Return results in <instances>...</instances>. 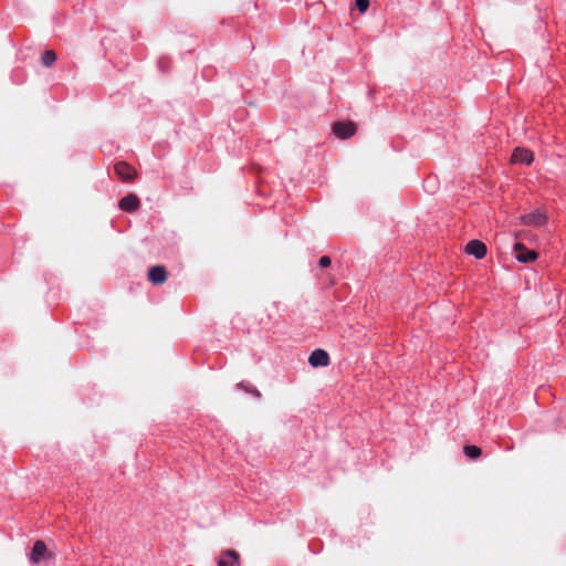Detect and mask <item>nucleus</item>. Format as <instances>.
I'll return each mask as SVG.
<instances>
[{
  "instance_id": "nucleus-2",
  "label": "nucleus",
  "mask_w": 566,
  "mask_h": 566,
  "mask_svg": "<svg viewBox=\"0 0 566 566\" xmlns=\"http://www.w3.org/2000/svg\"><path fill=\"white\" fill-rule=\"evenodd\" d=\"M520 219L522 224L539 228L546 224L547 214L542 209H536L531 213L522 216Z\"/></svg>"
},
{
  "instance_id": "nucleus-11",
  "label": "nucleus",
  "mask_w": 566,
  "mask_h": 566,
  "mask_svg": "<svg viewBox=\"0 0 566 566\" xmlns=\"http://www.w3.org/2000/svg\"><path fill=\"white\" fill-rule=\"evenodd\" d=\"M465 252L476 259H483L486 254V245L480 240H471L465 245Z\"/></svg>"
},
{
  "instance_id": "nucleus-12",
  "label": "nucleus",
  "mask_w": 566,
  "mask_h": 566,
  "mask_svg": "<svg viewBox=\"0 0 566 566\" xmlns=\"http://www.w3.org/2000/svg\"><path fill=\"white\" fill-rule=\"evenodd\" d=\"M41 61H42V64L45 66V67H50L54 64V62L56 61V54L54 51L52 50H46L43 52L42 56H41Z\"/></svg>"
},
{
  "instance_id": "nucleus-15",
  "label": "nucleus",
  "mask_w": 566,
  "mask_h": 566,
  "mask_svg": "<svg viewBox=\"0 0 566 566\" xmlns=\"http://www.w3.org/2000/svg\"><path fill=\"white\" fill-rule=\"evenodd\" d=\"M356 7L360 12H365L369 7V0H356Z\"/></svg>"
},
{
  "instance_id": "nucleus-8",
  "label": "nucleus",
  "mask_w": 566,
  "mask_h": 566,
  "mask_svg": "<svg viewBox=\"0 0 566 566\" xmlns=\"http://www.w3.org/2000/svg\"><path fill=\"white\" fill-rule=\"evenodd\" d=\"M118 207L124 211L134 212L140 207V200L137 195L129 193L119 200Z\"/></svg>"
},
{
  "instance_id": "nucleus-6",
  "label": "nucleus",
  "mask_w": 566,
  "mask_h": 566,
  "mask_svg": "<svg viewBox=\"0 0 566 566\" xmlns=\"http://www.w3.org/2000/svg\"><path fill=\"white\" fill-rule=\"evenodd\" d=\"M167 270L164 265H155L148 270L147 277L155 285H161L167 281Z\"/></svg>"
},
{
  "instance_id": "nucleus-1",
  "label": "nucleus",
  "mask_w": 566,
  "mask_h": 566,
  "mask_svg": "<svg viewBox=\"0 0 566 566\" xmlns=\"http://www.w3.org/2000/svg\"><path fill=\"white\" fill-rule=\"evenodd\" d=\"M54 558V554L50 552L43 541H36L30 553V562L36 566H49Z\"/></svg>"
},
{
  "instance_id": "nucleus-13",
  "label": "nucleus",
  "mask_w": 566,
  "mask_h": 566,
  "mask_svg": "<svg viewBox=\"0 0 566 566\" xmlns=\"http://www.w3.org/2000/svg\"><path fill=\"white\" fill-rule=\"evenodd\" d=\"M463 451L470 459H478L482 453V450L476 446H465Z\"/></svg>"
},
{
  "instance_id": "nucleus-14",
  "label": "nucleus",
  "mask_w": 566,
  "mask_h": 566,
  "mask_svg": "<svg viewBox=\"0 0 566 566\" xmlns=\"http://www.w3.org/2000/svg\"><path fill=\"white\" fill-rule=\"evenodd\" d=\"M238 387L243 389L244 391H247L249 394H252L255 397H261V392L256 388H254V387H251L249 385H244L243 382H240L238 385Z\"/></svg>"
},
{
  "instance_id": "nucleus-4",
  "label": "nucleus",
  "mask_w": 566,
  "mask_h": 566,
  "mask_svg": "<svg viewBox=\"0 0 566 566\" xmlns=\"http://www.w3.org/2000/svg\"><path fill=\"white\" fill-rule=\"evenodd\" d=\"M217 566H241L240 554L234 549H226L220 553Z\"/></svg>"
},
{
  "instance_id": "nucleus-9",
  "label": "nucleus",
  "mask_w": 566,
  "mask_h": 566,
  "mask_svg": "<svg viewBox=\"0 0 566 566\" xmlns=\"http://www.w3.org/2000/svg\"><path fill=\"white\" fill-rule=\"evenodd\" d=\"M511 160L514 164L518 163V164L531 165L534 160V156L531 150L517 147L514 149Z\"/></svg>"
},
{
  "instance_id": "nucleus-10",
  "label": "nucleus",
  "mask_w": 566,
  "mask_h": 566,
  "mask_svg": "<svg viewBox=\"0 0 566 566\" xmlns=\"http://www.w3.org/2000/svg\"><path fill=\"white\" fill-rule=\"evenodd\" d=\"M308 363L313 367H325L329 364V356L324 349H315L308 358Z\"/></svg>"
},
{
  "instance_id": "nucleus-7",
  "label": "nucleus",
  "mask_w": 566,
  "mask_h": 566,
  "mask_svg": "<svg viewBox=\"0 0 566 566\" xmlns=\"http://www.w3.org/2000/svg\"><path fill=\"white\" fill-rule=\"evenodd\" d=\"M514 251L520 262L530 263L537 259V253L534 250H527L523 243H515Z\"/></svg>"
},
{
  "instance_id": "nucleus-3",
  "label": "nucleus",
  "mask_w": 566,
  "mask_h": 566,
  "mask_svg": "<svg viewBox=\"0 0 566 566\" xmlns=\"http://www.w3.org/2000/svg\"><path fill=\"white\" fill-rule=\"evenodd\" d=\"M114 170H115L116 176L122 181H125V182L133 181L137 176V171L135 170V168H133L126 161H118L117 164H115Z\"/></svg>"
},
{
  "instance_id": "nucleus-16",
  "label": "nucleus",
  "mask_w": 566,
  "mask_h": 566,
  "mask_svg": "<svg viewBox=\"0 0 566 566\" xmlns=\"http://www.w3.org/2000/svg\"><path fill=\"white\" fill-rule=\"evenodd\" d=\"M331 263H332L331 258H329V256H327V255H324V256H322V258L319 259V265H321L322 268H327V266H329V265H331Z\"/></svg>"
},
{
  "instance_id": "nucleus-5",
  "label": "nucleus",
  "mask_w": 566,
  "mask_h": 566,
  "mask_svg": "<svg viewBox=\"0 0 566 566\" xmlns=\"http://www.w3.org/2000/svg\"><path fill=\"white\" fill-rule=\"evenodd\" d=\"M334 134L340 139H347L356 133V124L353 122H336L333 125Z\"/></svg>"
}]
</instances>
